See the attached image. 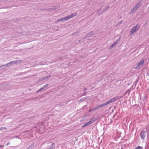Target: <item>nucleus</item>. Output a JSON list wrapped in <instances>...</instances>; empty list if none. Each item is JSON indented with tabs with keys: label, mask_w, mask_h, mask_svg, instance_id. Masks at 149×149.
Returning a JSON list of instances; mask_svg holds the SVG:
<instances>
[{
	"label": "nucleus",
	"mask_w": 149,
	"mask_h": 149,
	"mask_svg": "<svg viewBox=\"0 0 149 149\" xmlns=\"http://www.w3.org/2000/svg\"><path fill=\"white\" fill-rule=\"evenodd\" d=\"M77 15V13H72V14L69 15V16H67L66 17H63V20H64V21L68 20L70 19V18H72L76 16Z\"/></svg>",
	"instance_id": "1"
},
{
	"label": "nucleus",
	"mask_w": 149,
	"mask_h": 149,
	"mask_svg": "<svg viewBox=\"0 0 149 149\" xmlns=\"http://www.w3.org/2000/svg\"><path fill=\"white\" fill-rule=\"evenodd\" d=\"M139 28V24H137L136 26L134 27L131 31V33L132 34L135 32Z\"/></svg>",
	"instance_id": "2"
},
{
	"label": "nucleus",
	"mask_w": 149,
	"mask_h": 149,
	"mask_svg": "<svg viewBox=\"0 0 149 149\" xmlns=\"http://www.w3.org/2000/svg\"><path fill=\"white\" fill-rule=\"evenodd\" d=\"M144 61V59H143L141 60L139 62L138 65H137L136 67L135 68L139 69L141 67H142L143 66Z\"/></svg>",
	"instance_id": "3"
},
{
	"label": "nucleus",
	"mask_w": 149,
	"mask_h": 149,
	"mask_svg": "<svg viewBox=\"0 0 149 149\" xmlns=\"http://www.w3.org/2000/svg\"><path fill=\"white\" fill-rule=\"evenodd\" d=\"M140 136L141 139L144 140L146 137V132L144 131H142L141 133Z\"/></svg>",
	"instance_id": "4"
},
{
	"label": "nucleus",
	"mask_w": 149,
	"mask_h": 149,
	"mask_svg": "<svg viewBox=\"0 0 149 149\" xmlns=\"http://www.w3.org/2000/svg\"><path fill=\"white\" fill-rule=\"evenodd\" d=\"M141 5V2H139L137 3L135 6L133 8L134 9H136L139 7Z\"/></svg>",
	"instance_id": "5"
},
{
	"label": "nucleus",
	"mask_w": 149,
	"mask_h": 149,
	"mask_svg": "<svg viewBox=\"0 0 149 149\" xmlns=\"http://www.w3.org/2000/svg\"><path fill=\"white\" fill-rule=\"evenodd\" d=\"M91 123L90 122V121L86 123L82 127H84L88 125H90L91 124Z\"/></svg>",
	"instance_id": "6"
},
{
	"label": "nucleus",
	"mask_w": 149,
	"mask_h": 149,
	"mask_svg": "<svg viewBox=\"0 0 149 149\" xmlns=\"http://www.w3.org/2000/svg\"><path fill=\"white\" fill-rule=\"evenodd\" d=\"M117 44V41H116V42L112 44L110 47H109V49H111L113 47H114Z\"/></svg>",
	"instance_id": "7"
},
{
	"label": "nucleus",
	"mask_w": 149,
	"mask_h": 149,
	"mask_svg": "<svg viewBox=\"0 0 149 149\" xmlns=\"http://www.w3.org/2000/svg\"><path fill=\"white\" fill-rule=\"evenodd\" d=\"M19 62V61H11L10 63L11 64H15L17 63H18Z\"/></svg>",
	"instance_id": "8"
},
{
	"label": "nucleus",
	"mask_w": 149,
	"mask_h": 149,
	"mask_svg": "<svg viewBox=\"0 0 149 149\" xmlns=\"http://www.w3.org/2000/svg\"><path fill=\"white\" fill-rule=\"evenodd\" d=\"M118 98H117L116 97H114V98L110 100L111 101V102H114Z\"/></svg>",
	"instance_id": "9"
},
{
	"label": "nucleus",
	"mask_w": 149,
	"mask_h": 149,
	"mask_svg": "<svg viewBox=\"0 0 149 149\" xmlns=\"http://www.w3.org/2000/svg\"><path fill=\"white\" fill-rule=\"evenodd\" d=\"M105 103H103L102 104H101L100 105L98 106L97 107V108H100V107H104V106H105Z\"/></svg>",
	"instance_id": "10"
},
{
	"label": "nucleus",
	"mask_w": 149,
	"mask_h": 149,
	"mask_svg": "<svg viewBox=\"0 0 149 149\" xmlns=\"http://www.w3.org/2000/svg\"><path fill=\"white\" fill-rule=\"evenodd\" d=\"M95 121V119L94 118H91L90 119V122L91 123V124L92 123H94Z\"/></svg>",
	"instance_id": "11"
},
{
	"label": "nucleus",
	"mask_w": 149,
	"mask_h": 149,
	"mask_svg": "<svg viewBox=\"0 0 149 149\" xmlns=\"http://www.w3.org/2000/svg\"><path fill=\"white\" fill-rule=\"evenodd\" d=\"M64 21L63 20V17L62 18H60L59 19H58L57 21V22H60V21Z\"/></svg>",
	"instance_id": "12"
},
{
	"label": "nucleus",
	"mask_w": 149,
	"mask_h": 149,
	"mask_svg": "<svg viewBox=\"0 0 149 149\" xmlns=\"http://www.w3.org/2000/svg\"><path fill=\"white\" fill-rule=\"evenodd\" d=\"M111 103V102L110 100H109L107 102H106L105 103V105H106L108 104H109Z\"/></svg>",
	"instance_id": "13"
},
{
	"label": "nucleus",
	"mask_w": 149,
	"mask_h": 149,
	"mask_svg": "<svg viewBox=\"0 0 149 149\" xmlns=\"http://www.w3.org/2000/svg\"><path fill=\"white\" fill-rule=\"evenodd\" d=\"M142 148L143 147H142L138 146L137 147L135 148V149H142Z\"/></svg>",
	"instance_id": "14"
},
{
	"label": "nucleus",
	"mask_w": 149,
	"mask_h": 149,
	"mask_svg": "<svg viewBox=\"0 0 149 149\" xmlns=\"http://www.w3.org/2000/svg\"><path fill=\"white\" fill-rule=\"evenodd\" d=\"M6 129V127H1L0 128V130H5Z\"/></svg>",
	"instance_id": "15"
},
{
	"label": "nucleus",
	"mask_w": 149,
	"mask_h": 149,
	"mask_svg": "<svg viewBox=\"0 0 149 149\" xmlns=\"http://www.w3.org/2000/svg\"><path fill=\"white\" fill-rule=\"evenodd\" d=\"M120 39V37L116 41H117V43L118 42V41H119Z\"/></svg>",
	"instance_id": "16"
},
{
	"label": "nucleus",
	"mask_w": 149,
	"mask_h": 149,
	"mask_svg": "<svg viewBox=\"0 0 149 149\" xmlns=\"http://www.w3.org/2000/svg\"><path fill=\"white\" fill-rule=\"evenodd\" d=\"M120 39V37L116 41H117V43L118 42V41H119Z\"/></svg>",
	"instance_id": "17"
},
{
	"label": "nucleus",
	"mask_w": 149,
	"mask_h": 149,
	"mask_svg": "<svg viewBox=\"0 0 149 149\" xmlns=\"http://www.w3.org/2000/svg\"><path fill=\"white\" fill-rule=\"evenodd\" d=\"M42 88H41V89H39V90L37 92H39V91H41V90H42Z\"/></svg>",
	"instance_id": "18"
},
{
	"label": "nucleus",
	"mask_w": 149,
	"mask_h": 149,
	"mask_svg": "<svg viewBox=\"0 0 149 149\" xmlns=\"http://www.w3.org/2000/svg\"><path fill=\"white\" fill-rule=\"evenodd\" d=\"M93 110V109H91L89 111V112H91V111L92 110Z\"/></svg>",
	"instance_id": "19"
},
{
	"label": "nucleus",
	"mask_w": 149,
	"mask_h": 149,
	"mask_svg": "<svg viewBox=\"0 0 149 149\" xmlns=\"http://www.w3.org/2000/svg\"><path fill=\"white\" fill-rule=\"evenodd\" d=\"M128 91V90L125 93V94H126L127 92Z\"/></svg>",
	"instance_id": "20"
},
{
	"label": "nucleus",
	"mask_w": 149,
	"mask_h": 149,
	"mask_svg": "<svg viewBox=\"0 0 149 149\" xmlns=\"http://www.w3.org/2000/svg\"><path fill=\"white\" fill-rule=\"evenodd\" d=\"M130 91H129V93H130Z\"/></svg>",
	"instance_id": "21"
}]
</instances>
